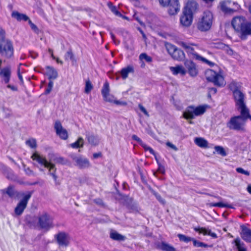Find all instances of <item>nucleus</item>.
<instances>
[{"instance_id":"1","label":"nucleus","mask_w":251,"mask_h":251,"mask_svg":"<svg viewBox=\"0 0 251 251\" xmlns=\"http://www.w3.org/2000/svg\"><path fill=\"white\" fill-rule=\"evenodd\" d=\"M31 158L33 160L36 161L40 164L43 165L45 168L48 169V175L51 176L53 178L55 184L56 185H60V182L57 180L58 176L56 175V168L54 164H53L51 159L48 161L46 158L40 155L37 152H34ZM63 160L61 157L56 158L53 159V161L56 162H61Z\"/></svg>"},{"instance_id":"2","label":"nucleus","mask_w":251,"mask_h":251,"mask_svg":"<svg viewBox=\"0 0 251 251\" xmlns=\"http://www.w3.org/2000/svg\"><path fill=\"white\" fill-rule=\"evenodd\" d=\"M231 25L234 30L240 34L242 39L245 40L248 36L251 35V23L245 17L242 16L234 17Z\"/></svg>"},{"instance_id":"3","label":"nucleus","mask_w":251,"mask_h":251,"mask_svg":"<svg viewBox=\"0 0 251 251\" xmlns=\"http://www.w3.org/2000/svg\"><path fill=\"white\" fill-rule=\"evenodd\" d=\"M241 115L235 116L230 119L227 123V126L231 129L240 130L243 129L244 126L248 118L251 119L249 110H240Z\"/></svg>"},{"instance_id":"4","label":"nucleus","mask_w":251,"mask_h":251,"mask_svg":"<svg viewBox=\"0 0 251 251\" xmlns=\"http://www.w3.org/2000/svg\"><path fill=\"white\" fill-rule=\"evenodd\" d=\"M181 45V46L184 49L190 58L201 60L203 62H205L206 63L209 64L210 66H213L214 65L213 62L207 60L206 59L201 56L198 54L197 50H199V47L198 45L185 42H182Z\"/></svg>"},{"instance_id":"5","label":"nucleus","mask_w":251,"mask_h":251,"mask_svg":"<svg viewBox=\"0 0 251 251\" xmlns=\"http://www.w3.org/2000/svg\"><path fill=\"white\" fill-rule=\"evenodd\" d=\"M213 22V16L209 11H204L199 18L197 27L201 31H206L210 29Z\"/></svg>"},{"instance_id":"6","label":"nucleus","mask_w":251,"mask_h":251,"mask_svg":"<svg viewBox=\"0 0 251 251\" xmlns=\"http://www.w3.org/2000/svg\"><path fill=\"white\" fill-rule=\"evenodd\" d=\"M207 107L206 105L189 106L183 112V117L186 120L193 119L196 116L203 114L206 111Z\"/></svg>"},{"instance_id":"7","label":"nucleus","mask_w":251,"mask_h":251,"mask_svg":"<svg viewBox=\"0 0 251 251\" xmlns=\"http://www.w3.org/2000/svg\"><path fill=\"white\" fill-rule=\"evenodd\" d=\"M205 75L206 79L208 81L214 83L217 86L223 87L226 84L224 77L212 70H206L205 72Z\"/></svg>"},{"instance_id":"8","label":"nucleus","mask_w":251,"mask_h":251,"mask_svg":"<svg viewBox=\"0 0 251 251\" xmlns=\"http://www.w3.org/2000/svg\"><path fill=\"white\" fill-rule=\"evenodd\" d=\"M13 47L11 42L8 40L0 41V54L7 58H11L13 55Z\"/></svg>"},{"instance_id":"9","label":"nucleus","mask_w":251,"mask_h":251,"mask_svg":"<svg viewBox=\"0 0 251 251\" xmlns=\"http://www.w3.org/2000/svg\"><path fill=\"white\" fill-rule=\"evenodd\" d=\"M220 7L221 11L226 14H232L240 8L236 2L232 3L230 1H224L220 2Z\"/></svg>"},{"instance_id":"10","label":"nucleus","mask_w":251,"mask_h":251,"mask_svg":"<svg viewBox=\"0 0 251 251\" xmlns=\"http://www.w3.org/2000/svg\"><path fill=\"white\" fill-rule=\"evenodd\" d=\"M32 193V192H28L27 194L23 196V199L15 208L14 211L16 215L19 216L23 213L26 207L28 200L31 197Z\"/></svg>"},{"instance_id":"11","label":"nucleus","mask_w":251,"mask_h":251,"mask_svg":"<svg viewBox=\"0 0 251 251\" xmlns=\"http://www.w3.org/2000/svg\"><path fill=\"white\" fill-rule=\"evenodd\" d=\"M233 95L237 109L243 110V111L249 110L244 102L245 96L244 94L240 91L234 92Z\"/></svg>"},{"instance_id":"12","label":"nucleus","mask_w":251,"mask_h":251,"mask_svg":"<svg viewBox=\"0 0 251 251\" xmlns=\"http://www.w3.org/2000/svg\"><path fill=\"white\" fill-rule=\"evenodd\" d=\"M38 223L42 228L47 230L53 227L52 219L47 213H44L39 216Z\"/></svg>"},{"instance_id":"13","label":"nucleus","mask_w":251,"mask_h":251,"mask_svg":"<svg viewBox=\"0 0 251 251\" xmlns=\"http://www.w3.org/2000/svg\"><path fill=\"white\" fill-rule=\"evenodd\" d=\"M169 53L172 57L177 60H182L185 58V54L182 50L177 49L175 46L170 45L167 47Z\"/></svg>"},{"instance_id":"14","label":"nucleus","mask_w":251,"mask_h":251,"mask_svg":"<svg viewBox=\"0 0 251 251\" xmlns=\"http://www.w3.org/2000/svg\"><path fill=\"white\" fill-rule=\"evenodd\" d=\"M71 157L75 163V165L80 169L87 168L90 166L89 160L82 156H77L75 155H72Z\"/></svg>"},{"instance_id":"15","label":"nucleus","mask_w":251,"mask_h":251,"mask_svg":"<svg viewBox=\"0 0 251 251\" xmlns=\"http://www.w3.org/2000/svg\"><path fill=\"white\" fill-rule=\"evenodd\" d=\"M1 191L3 196L7 195L12 199L25 195L24 193H20L16 191L12 186H9L7 188L1 190Z\"/></svg>"},{"instance_id":"16","label":"nucleus","mask_w":251,"mask_h":251,"mask_svg":"<svg viewBox=\"0 0 251 251\" xmlns=\"http://www.w3.org/2000/svg\"><path fill=\"white\" fill-rule=\"evenodd\" d=\"M56 134L59 136L60 138L63 140H66L68 137L67 131L63 127L61 123L59 121H56L54 126Z\"/></svg>"},{"instance_id":"17","label":"nucleus","mask_w":251,"mask_h":251,"mask_svg":"<svg viewBox=\"0 0 251 251\" xmlns=\"http://www.w3.org/2000/svg\"><path fill=\"white\" fill-rule=\"evenodd\" d=\"M193 15L187 11H183L182 15L180 18V22L182 25L185 27L189 26L192 22Z\"/></svg>"},{"instance_id":"18","label":"nucleus","mask_w":251,"mask_h":251,"mask_svg":"<svg viewBox=\"0 0 251 251\" xmlns=\"http://www.w3.org/2000/svg\"><path fill=\"white\" fill-rule=\"evenodd\" d=\"M11 75V71L9 67H6L0 69V77L4 83L9 82Z\"/></svg>"},{"instance_id":"19","label":"nucleus","mask_w":251,"mask_h":251,"mask_svg":"<svg viewBox=\"0 0 251 251\" xmlns=\"http://www.w3.org/2000/svg\"><path fill=\"white\" fill-rule=\"evenodd\" d=\"M58 243L61 246H67L69 243V237L65 232H60L55 235Z\"/></svg>"},{"instance_id":"20","label":"nucleus","mask_w":251,"mask_h":251,"mask_svg":"<svg viewBox=\"0 0 251 251\" xmlns=\"http://www.w3.org/2000/svg\"><path fill=\"white\" fill-rule=\"evenodd\" d=\"M184 64L191 76H195L197 75L198 70L194 62L190 60H187L185 62Z\"/></svg>"},{"instance_id":"21","label":"nucleus","mask_w":251,"mask_h":251,"mask_svg":"<svg viewBox=\"0 0 251 251\" xmlns=\"http://www.w3.org/2000/svg\"><path fill=\"white\" fill-rule=\"evenodd\" d=\"M168 6V13L171 15H175L179 11L180 6L177 0H173Z\"/></svg>"},{"instance_id":"22","label":"nucleus","mask_w":251,"mask_h":251,"mask_svg":"<svg viewBox=\"0 0 251 251\" xmlns=\"http://www.w3.org/2000/svg\"><path fill=\"white\" fill-rule=\"evenodd\" d=\"M241 236L242 238L247 242L251 243V229L242 226Z\"/></svg>"},{"instance_id":"23","label":"nucleus","mask_w":251,"mask_h":251,"mask_svg":"<svg viewBox=\"0 0 251 251\" xmlns=\"http://www.w3.org/2000/svg\"><path fill=\"white\" fill-rule=\"evenodd\" d=\"M44 71L45 74L48 76L50 79H54L57 77V72L53 67L46 66Z\"/></svg>"},{"instance_id":"24","label":"nucleus","mask_w":251,"mask_h":251,"mask_svg":"<svg viewBox=\"0 0 251 251\" xmlns=\"http://www.w3.org/2000/svg\"><path fill=\"white\" fill-rule=\"evenodd\" d=\"M170 70L175 75L180 74L184 75L186 73V70L182 66L178 65L176 67H171Z\"/></svg>"},{"instance_id":"25","label":"nucleus","mask_w":251,"mask_h":251,"mask_svg":"<svg viewBox=\"0 0 251 251\" xmlns=\"http://www.w3.org/2000/svg\"><path fill=\"white\" fill-rule=\"evenodd\" d=\"M198 6V5L196 2L194 1H191L187 3V5L183 11H187V12L189 11L190 14L193 15V13L197 9Z\"/></svg>"},{"instance_id":"26","label":"nucleus","mask_w":251,"mask_h":251,"mask_svg":"<svg viewBox=\"0 0 251 251\" xmlns=\"http://www.w3.org/2000/svg\"><path fill=\"white\" fill-rule=\"evenodd\" d=\"M157 247L163 251H176L174 247L164 242L158 244Z\"/></svg>"},{"instance_id":"27","label":"nucleus","mask_w":251,"mask_h":251,"mask_svg":"<svg viewBox=\"0 0 251 251\" xmlns=\"http://www.w3.org/2000/svg\"><path fill=\"white\" fill-rule=\"evenodd\" d=\"M194 230L196 231L199 232L200 233H201L204 235H208L213 238L217 237V235L216 233H215L214 232H212L210 230L207 229L205 227H195Z\"/></svg>"},{"instance_id":"28","label":"nucleus","mask_w":251,"mask_h":251,"mask_svg":"<svg viewBox=\"0 0 251 251\" xmlns=\"http://www.w3.org/2000/svg\"><path fill=\"white\" fill-rule=\"evenodd\" d=\"M110 237L116 241H124L126 239V237L122 234H119L118 232L114 230H111L110 232Z\"/></svg>"},{"instance_id":"29","label":"nucleus","mask_w":251,"mask_h":251,"mask_svg":"<svg viewBox=\"0 0 251 251\" xmlns=\"http://www.w3.org/2000/svg\"><path fill=\"white\" fill-rule=\"evenodd\" d=\"M133 72V67L132 66H128L126 67L123 68L120 73L122 78L125 79L128 77V75L129 73Z\"/></svg>"},{"instance_id":"30","label":"nucleus","mask_w":251,"mask_h":251,"mask_svg":"<svg viewBox=\"0 0 251 251\" xmlns=\"http://www.w3.org/2000/svg\"><path fill=\"white\" fill-rule=\"evenodd\" d=\"M86 138L88 142L93 146H96L99 144V139L98 137L94 136L92 134H90L89 132L86 134Z\"/></svg>"},{"instance_id":"31","label":"nucleus","mask_w":251,"mask_h":251,"mask_svg":"<svg viewBox=\"0 0 251 251\" xmlns=\"http://www.w3.org/2000/svg\"><path fill=\"white\" fill-rule=\"evenodd\" d=\"M194 142L197 145L201 148H206L208 147V142L202 138L197 137L195 139Z\"/></svg>"},{"instance_id":"32","label":"nucleus","mask_w":251,"mask_h":251,"mask_svg":"<svg viewBox=\"0 0 251 251\" xmlns=\"http://www.w3.org/2000/svg\"><path fill=\"white\" fill-rule=\"evenodd\" d=\"M12 17L16 19L18 21H26L28 19V17L23 14H21L17 11H14L12 13Z\"/></svg>"},{"instance_id":"33","label":"nucleus","mask_w":251,"mask_h":251,"mask_svg":"<svg viewBox=\"0 0 251 251\" xmlns=\"http://www.w3.org/2000/svg\"><path fill=\"white\" fill-rule=\"evenodd\" d=\"M241 87V85L240 83L234 81H232L229 85V88L233 93L234 92L240 91Z\"/></svg>"},{"instance_id":"34","label":"nucleus","mask_w":251,"mask_h":251,"mask_svg":"<svg viewBox=\"0 0 251 251\" xmlns=\"http://www.w3.org/2000/svg\"><path fill=\"white\" fill-rule=\"evenodd\" d=\"M84 140L82 137H79L76 141L71 144L70 146L73 148L77 149L83 146Z\"/></svg>"},{"instance_id":"35","label":"nucleus","mask_w":251,"mask_h":251,"mask_svg":"<svg viewBox=\"0 0 251 251\" xmlns=\"http://www.w3.org/2000/svg\"><path fill=\"white\" fill-rule=\"evenodd\" d=\"M65 59L66 61L71 60L73 63L76 62V60L75 58L74 55L72 52L71 49H69L64 56Z\"/></svg>"},{"instance_id":"36","label":"nucleus","mask_w":251,"mask_h":251,"mask_svg":"<svg viewBox=\"0 0 251 251\" xmlns=\"http://www.w3.org/2000/svg\"><path fill=\"white\" fill-rule=\"evenodd\" d=\"M107 5L110 10L116 16H122L121 13L118 11L117 8L116 6L113 5L112 3L108 2L107 3Z\"/></svg>"},{"instance_id":"37","label":"nucleus","mask_w":251,"mask_h":251,"mask_svg":"<svg viewBox=\"0 0 251 251\" xmlns=\"http://www.w3.org/2000/svg\"><path fill=\"white\" fill-rule=\"evenodd\" d=\"M109 93V86L107 82L104 83L101 89V94L103 97H106Z\"/></svg>"},{"instance_id":"38","label":"nucleus","mask_w":251,"mask_h":251,"mask_svg":"<svg viewBox=\"0 0 251 251\" xmlns=\"http://www.w3.org/2000/svg\"><path fill=\"white\" fill-rule=\"evenodd\" d=\"M139 58L141 61H142L144 60L148 63H150L152 61V58L150 56L148 55L146 53H142L140 54Z\"/></svg>"},{"instance_id":"39","label":"nucleus","mask_w":251,"mask_h":251,"mask_svg":"<svg viewBox=\"0 0 251 251\" xmlns=\"http://www.w3.org/2000/svg\"><path fill=\"white\" fill-rule=\"evenodd\" d=\"M177 237H178L180 241L185 243H188L189 242H190L192 241V240H193V238L186 236L181 234H178L177 235Z\"/></svg>"},{"instance_id":"40","label":"nucleus","mask_w":251,"mask_h":251,"mask_svg":"<svg viewBox=\"0 0 251 251\" xmlns=\"http://www.w3.org/2000/svg\"><path fill=\"white\" fill-rule=\"evenodd\" d=\"M26 144L31 148L35 149L37 147L36 141L34 138H31L26 141Z\"/></svg>"},{"instance_id":"41","label":"nucleus","mask_w":251,"mask_h":251,"mask_svg":"<svg viewBox=\"0 0 251 251\" xmlns=\"http://www.w3.org/2000/svg\"><path fill=\"white\" fill-rule=\"evenodd\" d=\"M210 207H229L228 204L223 203L222 202L217 203H210L208 204Z\"/></svg>"},{"instance_id":"42","label":"nucleus","mask_w":251,"mask_h":251,"mask_svg":"<svg viewBox=\"0 0 251 251\" xmlns=\"http://www.w3.org/2000/svg\"><path fill=\"white\" fill-rule=\"evenodd\" d=\"M93 89V85L91 84L90 80H87L86 81L85 86V93L86 94L89 93L92 89Z\"/></svg>"},{"instance_id":"43","label":"nucleus","mask_w":251,"mask_h":251,"mask_svg":"<svg viewBox=\"0 0 251 251\" xmlns=\"http://www.w3.org/2000/svg\"><path fill=\"white\" fill-rule=\"evenodd\" d=\"M214 149L219 154L223 156H226V153L222 147L217 146L214 147Z\"/></svg>"},{"instance_id":"44","label":"nucleus","mask_w":251,"mask_h":251,"mask_svg":"<svg viewBox=\"0 0 251 251\" xmlns=\"http://www.w3.org/2000/svg\"><path fill=\"white\" fill-rule=\"evenodd\" d=\"M191 241H193V245L195 247H206L207 245L202 242H199L197 241L195 239L193 238Z\"/></svg>"},{"instance_id":"45","label":"nucleus","mask_w":251,"mask_h":251,"mask_svg":"<svg viewBox=\"0 0 251 251\" xmlns=\"http://www.w3.org/2000/svg\"><path fill=\"white\" fill-rule=\"evenodd\" d=\"M146 151H149L150 153L152 154H155V152L153 149L151 148V147L148 146L146 144H145L144 142H142L141 144L140 145Z\"/></svg>"},{"instance_id":"46","label":"nucleus","mask_w":251,"mask_h":251,"mask_svg":"<svg viewBox=\"0 0 251 251\" xmlns=\"http://www.w3.org/2000/svg\"><path fill=\"white\" fill-rule=\"evenodd\" d=\"M53 83L52 81H50L48 85V87L46 89L45 94L47 95L49 94L51 91L53 87Z\"/></svg>"},{"instance_id":"47","label":"nucleus","mask_w":251,"mask_h":251,"mask_svg":"<svg viewBox=\"0 0 251 251\" xmlns=\"http://www.w3.org/2000/svg\"><path fill=\"white\" fill-rule=\"evenodd\" d=\"M103 99L104 100L110 102H113L115 100L114 97L112 95H111L110 93L106 96V97H103Z\"/></svg>"},{"instance_id":"48","label":"nucleus","mask_w":251,"mask_h":251,"mask_svg":"<svg viewBox=\"0 0 251 251\" xmlns=\"http://www.w3.org/2000/svg\"><path fill=\"white\" fill-rule=\"evenodd\" d=\"M24 167L25 172L27 175L29 176H34L33 172L29 168H26L25 165H24Z\"/></svg>"},{"instance_id":"49","label":"nucleus","mask_w":251,"mask_h":251,"mask_svg":"<svg viewBox=\"0 0 251 251\" xmlns=\"http://www.w3.org/2000/svg\"><path fill=\"white\" fill-rule=\"evenodd\" d=\"M154 196H155L157 200L162 204H165V201L161 197V196L156 193H154Z\"/></svg>"},{"instance_id":"50","label":"nucleus","mask_w":251,"mask_h":251,"mask_svg":"<svg viewBox=\"0 0 251 251\" xmlns=\"http://www.w3.org/2000/svg\"><path fill=\"white\" fill-rule=\"evenodd\" d=\"M236 171L238 173L242 174L245 175L246 176H249L250 175V173L248 171L244 170L242 168H236Z\"/></svg>"},{"instance_id":"51","label":"nucleus","mask_w":251,"mask_h":251,"mask_svg":"<svg viewBox=\"0 0 251 251\" xmlns=\"http://www.w3.org/2000/svg\"><path fill=\"white\" fill-rule=\"evenodd\" d=\"M138 107L140 109V110L146 115L147 116V117H149L150 115H149V113L148 112V111H147V110L146 109V108L141 104H139L138 105Z\"/></svg>"},{"instance_id":"52","label":"nucleus","mask_w":251,"mask_h":251,"mask_svg":"<svg viewBox=\"0 0 251 251\" xmlns=\"http://www.w3.org/2000/svg\"><path fill=\"white\" fill-rule=\"evenodd\" d=\"M159 3L163 6H167L171 1V0H158Z\"/></svg>"},{"instance_id":"53","label":"nucleus","mask_w":251,"mask_h":251,"mask_svg":"<svg viewBox=\"0 0 251 251\" xmlns=\"http://www.w3.org/2000/svg\"><path fill=\"white\" fill-rule=\"evenodd\" d=\"M236 245L238 248V251H246V250L241 246L240 244V241L236 239L235 240Z\"/></svg>"},{"instance_id":"54","label":"nucleus","mask_w":251,"mask_h":251,"mask_svg":"<svg viewBox=\"0 0 251 251\" xmlns=\"http://www.w3.org/2000/svg\"><path fill=\"white\" fill-rule=\"evenodd\" d=\"M157 171L162 174H164L165 172V170L164 166L162 165H159L158 170H157Z\"/></svg>"},{"instance_id":"55","label":"nucleus","mask_w":251,"mask_h":251,"mask_svg":"<svg viewBox=\"0 0 251 251\" xmlns=\"http://www.w3.org/2000/svg\"><path fill=\"white\" fill-rule=\"evenodd\" d=\"M132 138L133 140L136 141L138 143L140 144V145L141 144V143L143 142L141 140L140 138H139L136 135H133L132 136Z\"/></svg>"},{"instance_id":"56","label":"nucleus","mask_w":251,"mask_h":251,"mask_svg":"<svg viewBox=\"0 0 251 251\" xmlns=\"http://www.w3.org/2000/svg\"><path fill=\"white\" fill-rule=\"evenodd\" d=\"M166 145L167 146L170 147L171 148H172V149H173L175 151L177 150V148H176V147L175 145H174V144L170 143V142H167Z\"/></svg>"},{"instance_id":"57","label":"nucleus","mask_w":251,"mask_h":251,"mask_svg":"<svg viewBox=\"0 0 251 251\" xmlns=\"http://www.w3.org/2000/svg\"><path fill=\"white\" fill-rule=\"evenodd\" d=\"M7 87L10 89H11L13 91H17L18 90V88L16 86L14 85H12L10 84H8L7 85Z\"/></svg>"},{"instance_id":"58","label":"nucleus","mask_w":251,"mask_h":251,"mask_svg":"<svg viewBox=\"0 0 251 251\" xmlns=\"http://www.w3.org/2000/svg\"><path fill=\"white\" fill-rule=\"evenodd\" d=\"M4 31L2 29H0V41L5 40L4 39Z\"/></svg>"},{"instance_id":"59","label":"nucleus","mask_w":251,"mask_h":251,"mask_svg":"<svg viewBox=\"0 0 251 251\" xmlns=\"http://www.w3.org/2000/svg\"><path fill=\"white\" fill-rule=\"evenodd\" d=\"M29 23L30 25V27L33 30L35 31L38 30L37 26L34 24L32 23L30 21H29Z\"/></svg>"},{"instance_id":"60","label":"nucleus","mask_w":251,"mask_h":251,"mask_svg":"<svg viewBox=\"0 0 251 251\" xmlns=\"http://www.w3.org/2000/svg\"><path fill=\"white\" fill-rule=\"evenodd\" d=\"M94 201L99 205H101L103 203L102 200L100 199L95 200Z\"/></svg>"},{"instance_id":"61","label":"nucleus","mask_w":251,"mask_h":251,"mask_svg":"<svg viewBox=\"0 0 251 251\" xmlns=\"http://www.w3.org/2000/svg\"><path fill=\"white\" fill-rule=\"evenodd\" d=\"M101 156V153H95L93 154V157L94 158H97Z\"/></svg>"},{"instance_id":"62","label":"nucleus","mask_w":251,"mask_h":251,"mask_svg":"<svg viewBox=\"0 0 251 251\" xmlns=\"http://www.w3.org/2000/svg\"><path fill=\"white\" fill-rule=\"evenodd\" d=\"M18 77H19V79L20 80L21 82L23 83V78L22 75L20 74L19 71H18Z\"/></svg>"},{"instance_id":"63","label":"nucleus","mask_w":251,"mask_h":251,"mask_svg":"<svg viewBox=\"0 0 251 251\" xmlns=\"http://www.w3.org/2000/svg\"><path fill=\"white\" fill-rule=\"evenodd\" d=\"M139 30L140 31V33L142 34L143 38L145 39L146 37L145 34L144 33V32L140 28H139Z\"/></svg>"},{"instance_id":"64","label":"nucleus","mask_w":251,"mask_h":251,"mask_svg":"<svg viewBox=\"0 0 251 251\" xmlns=\"http://www.w3.org/2000/svg\"><path fill=\"white\" fill-rule=\"evenodd\" d=\"M247 190L248 192L251 194V184L248 185Z\"/></svg>"}]
</instances>
